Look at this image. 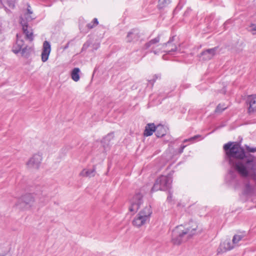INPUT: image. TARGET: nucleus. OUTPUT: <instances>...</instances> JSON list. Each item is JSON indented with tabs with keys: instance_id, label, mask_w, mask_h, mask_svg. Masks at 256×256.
<instances>
[{
	"instance_id": "obj_1",
	"label": "nucleus",
	"mask_w": 256,
	"mask_h": 256,
	"mask_svg": "<svg viewBox=\"0 0 256 256\" xmlns=\"http://www.w3.org/2000/svg\"><path fill=\"white\" fill-rule=\"evenodd\" d=\"M223 148L231 166L234 168L242 176H248V171L246 166L240 162H234L232 159L236 158L243 160L246 157L244 150L238 144L230 142L224 144Z\"/></svg>"
},
{
	"instance_id": "obj_2",
	"label": "nucleus",
	"mask_w": 256,
	"mask_h": 256,
	"mask_svg": "<svg viewBox=\"0 0 256 256\" xmlns=\"http://www.w3.org/2000/svg\"><path fill=\"white\" fill-rule=\"evenodd\" d=\"M198 226L194 222L188 224L177 226L172 232V241L174 244L179 245L196 234Z\"/></svg>"
},
{
	"instance_id": "obj_3",
	"label": "nucleus",
	"mask_w": 256,
	"mask_h": 256,
	"mask_svg": "<svg viewBox=\"0 0 256 256\" xmlns=\"http://www.w3.org/2000/svg\"><path fill=\"white\" fill-rule=\"evenodd\" d=\"M152 214L151 206H146L140 210L132 220V224L136 227H140L146 222H149Z\"/></svg>"
},
{
	"instance_id": "obj_4",
	"label": "nucleus",
	"mask_w": 256,
	"mask_h": 256,
	"mask_svg": "<svg viewBox=\"0 0 256 256\" xmlns=\"http://www.w3.org/2000/svg\"><path fill=\"white\" fill-rule=\"evenodd\" d=\"M172 182V178L170 174L168 176L162 175L156 180L151 189V192H153L158 190H168L171 188Z\"/></svg>"
},
{
	"instance_id": "obj_5",
	"label": "nucleus",
	"mask_w": 256,
	"mask_h": 256,
	"mask_svg": "<svg viewBox=\"0 0 256 256\" xmlns=\"http://www.w3.org/2000/svg\"><path fill=\"white\" fill-rule=\"evenodd\" d=\"M174 40V36L170 38V40L162 44H158V46H160L158 49L156 50H150V52H153L155 54H158L160 52V50L164 49L168 46H172V48L168 50H164L163 52H166L168 54H170L171 52H176L177 50V47L176 45L172 44V42Z\"/></svg>"
},
{
	"instance_id": "obj_6",
	"label": "nucleus",
	"mask_w": 256,
	"mask_h": 256,
	"mask_svg": "<svg viewBox=\"0 0 256 256\" xmlns=\"http://www.w3.org/2000/svg\"><path fill=\"white\" fill-rule=\"evenodd\" d=\"M143 196L140 192H138L132 198L131 200V206L129 208L130 212H136L143 202Z\"/></svg>"
},
{
	"instance_id": "obj_7",
	"label": "nucleus",
	"mask_w": 256,
	"mask_h": 256,
	"mask_svg": "<svg viewBox=\"0 0 256 256\" xmlns=\"http://www.w3.org/2000/svg\"><path fill=\"white\" fill-rule=\"evenodd\" d=\"M42 160V156L39 154H34L27 162L26 165L29 168H39Z\"/></svg>"
},
{
	"instance_id": "obj_8",
	"label": "nucleus",
	"mask_w": 256,
	"mask_h": 256,
	"mask_svg": "<svg viewBox=\"0 0 256 256\" xmlns=\"http://www.w3.org/2000/svg\"><path fill=\"white\" fill-rule=\"evenodd\" d=\"M16 37V42L14 44L12 48V52L15 54H18L22 50V49L25 45L24 44V40L22 38V34H17Z\"/></svg>"
},
{
	"instance_id": "obj_9",
	"label": "nucleus",
	"mask_w": 256,
	"mask_h": 256,
	"mask_svg": "<svg viewBox=\"0 0 256 256\" xmlns=\"http://www.w3.org/2000/svg\"><path fill=\"white\" fill-rule=\"evenodd\" d=\"M50 51L51 46L50 43L47 40H45L43 43L42 52L41 54L42 62H46L47 61Z\"/></svg>"
},
{
	"instance_id": "obj_10",
	"label": "nucleus",
	"mask_w": 256,
	"mask_h": 256,
	"mask_svg": "<svg viewBox=\"0 0 256 256\" xmlns=\"http://www.w3.org/2000/svg\"><path fill=\"white\" fill-rule=\"evenodd\" d=\"M234 248L233 242H230V240H226L220 243L219 248L218 249V253L226 252L228 250H232Z\"/></svg>"
},
{
	"instance_id": "obj_11",
	"label": "nucleus",
	"mask_w": 256,
	"mask_h": 256,
	"mask_svg": "<svg viewBox=\"0 0 256 256\" xmlns=\"http://www.w3.org/2000/svg\"><path fill=\"white\" fill-rule=\"evenodd\" d=\"M218 47H214L212 48L207 49L202 52L200 54L202 59L204 60H208L212 59L216 54Z\"/></svg>"
},
{
	"instance_id": "obj_12",
	"label": "nucleus",
	"mask_w": 256,
	"mask_h": 256,
	"mask_svg": "<svg viewBox=\"0 0 256 256\" xmlns=\"http://www.w3.org/2000/svg\"><path fill=\"white\" fill-rule=\"evenodd\" d=\"M20 23L22 26L24 34L26 35V38L30 42L32 41L34 36L32 29L28 26V25L24 20L22 21Z\"/></svg>"
},
{
	"instance_id": "obj_13",
	"label": "nucleus",
	"mask_w": 256,
	"mask_h": 256,
	"mask_svg": "<svg viewBox=\"0 0 256 256\" xmlns=\"http://www.w3.org/2000/svg\"><path fill=\"white\" fill-rule=\"evenodd\" d=\"M140 37L139 32L136 30H132L128 32L126 41L128 42H136L138 41Z\"/></svg>"
},
{
	"instance_id": "obj_14",
	"label": "nucleus",
	"mask_w": 256,
	"mask_h": 256,
	"mask_svg": "<svg viewBox=\"0 0 256 256\" xmlns=\"http://www.w3.org/2000/svg\"><path fill=\"white\" fill-rule=\"evenodd\" d=\"M246 103L249 104L248 111L249 113L256 112V96H248L246 99Z\"/></svg>"
},
{
	"instance_id": "obj_15",
	"label": "nucleus",
	"mask_w": 256,
	"mask_h": 256,
	"mask_svg": "<svg viewBox=\"0 0 256 256\" xmlns=\"http://www.w3.org/2000/svg\"><path fill=\"white\" fill-rule=\"evenodd\" d=\"M156 126L154 123H150L146 125L144 132V136H150L155 132Z\"/></svg>"
},
{
	"instance_id": "obj_16",
	"label": "nucleus",
	"mask_w": 256,
	"mask_h": 256,
	"mask_svg": "<svg viewBox=\"0 0 256 256\" xmlns=\"http://www.w3.org/2000/svg\"><path fill=\"white\" fill-rule=\"evenodd\" d=\"M156 135L158 138H161L166 134V128L163 125L158 124L156 126Z\"/></svg>"
},
{
	"instance_id": "obj_17",
	"label": "nucleus",
	"mask_w": 256,
	"mask_h": 256,
	"mask_svg": "<svg viewBox=\"0 0 256 256\" xmlns=\"http://www.w3.org/2000/svg\"><path fill=\"white\" fill-rule=\"evenodd\" d=\"M160 36H158L154 38H153L148 42H146L142 48V50H148L150 48H152V49H154V45L160 42Z\"/></svg>"
},
{
	"instance_id": "obj_18",
	"label": "nucleus",
	"mask_w": 256,
	"mask_h": 256,
	"mask_svg": "<svg viewBox=\"0 0 256 256\" xmlns=\"http://www.w3.org/2000/svg\"><path fill=\"white\" fill-rule=\"evenodd\" d=\"M22 200L26 205H30L34 202V197L31 194H26L22 196Z\"/></svg>"
},
{
	"instance_id": "obj_19",
	"label": "nucleus",
	"mask_w": 256,
	"mask_h": 256,
	"mask_svg": "<svg viewBox=\"0 0 256 256\" xmlns=\"http://www.w3.org/2000/svg\"><path fill=\"white\" fill-rule=\"evenodd\" d=\"M236 178V172L233 170H230L228 172V173L226 176L225 180L228 184H231L232 182L235 180Z\"/></svg>"
},
{
	"instance_id": "obj_20",
	"label": "nucleus",
	"mask_w": 256,
	"mask_h": 256,
	"mask_svg": "<svg viewBox=\"0 0 256 256\" xmlns=\"http://www.w3.org/2000/svg\"><path fill=\"white\" fill-rule=\"evenodd\" d=\"M245 165L248 170L254 171L256 169V164L253 158L248 159L246 162Z\"/></svg>"
},
{
	"instance_id": "obj_21",
	"label": "nucleus",
	"mask_w": 256,
	"mask_h": 256,
	"mask_svg": "<svg viewBox=\"0 0 256 256\" xmlns=\"http://www.w3.org/2000/svg\"><path fill=\"white\" fill-rule=\"evenodd\" d=\"M95 174V169H84L80 173V175L85 177H92L94 176Z\"/></svg>"
},
{
	"instance_id": "obj_22",
	"label": "nucleus",
	"mask_w": 256,
	"mask_h": 256,
	"mask_svg": "<svg viewBox=\"0 0 256 256\" xmlns=\"http://www.w3.org/2000/svg\"><path fill=\"white\" fill-rule=\"evenodd\" d=\"M170 3V0H159L158 8L160 10H164L168 8Z\"/></svg>"
},
{
	"instance_id": "obj_23",
	"label": "nucleus",
	"mask_w": 256,
	"mask_h": 256,
	"mask_svg": "<svg viewBox=\"0 0 256 256\" xmlns=\"http://www.w3.org/2000/svg\"><path fill=\"white\" fill-rule=\"evenodd\" d=\"M80 70L78 68H74L71 72V77L74 82H78L80 80Z\"/></svg>"
},
{
	"instance_id": "obj_24",
	"label": "nucleus",
	"mask_w": 256,
	"mask_h": 256,
	"mask_svg": "<svg viewBox=\"0 0 256 256\" xmlns=\"http://www.w3.org/2000/svg\"><path fill=\"white\" fill-rule=\"evenodd\" d=\"M30 48H28V46H25L20 52L21 56L25 58H28L30 56Z\"/></svg>"
},
{
	"instance_id": "obj_25",
	"label": "nucleus",
	"mask_w": 256,
	"mask_h": 256,
	"mask_svg": "<svg viewBox=\"0 0 256 256\" xmlns=\"http://www.w3.org/2000/svg\"><path fill=\"white\" fill-rule=\"evenodd\" d=\"M113 138L112 134H108L102 140V142L103 143L104 146L105 147L106 146H108L110 144V142L112 138Z\"/></svg>"
},
{
	"instance_id": "obj_26",
	"label": "nucleus",
	"mask_w": 256,
	"mask_h": 256,
	"mask_svg": "<svg viewBox=\"0 0 256 256\" xmlns=\"http://www.w3.org/2000/svg\"><path fill=\"white\" fill-rule=\"evenodd\" d=\"M244 238L242 235L236 234L233 236L232 242L234 246H238V242Z\"/></svg>"
},
{
	"instance_id": "obj_27",
	"label": "nucleus",
	"mask_w": 256,
	"mask_h": 256,
	"mask_svg": "<svg viewBox=\"0 0 256 256\" xmlns=\"http://www.w3.org/2000/svg\"><path fill=\"white\" fill-rule=\"evenodd\" d=\"M227 108V106H225L224 104H218L214 112L216 113H222L223 111H224Z\"/></svg>"
},
{
	"instance_id": "obj_28",
	"label": "nucleus",
	"mask_w": 256,
	"mask_h": 256,
	"mask_svg": "<svg viewBox=\"0 0 256 256\" xmlns=\"http://www.w3.org/2000/svg\"><path fill=\"white\" fill-rule=\"evenodd\" d=\"M32 10L27 11V12L25 14V17L27 21H31L35 18V17L32 16Z\"/></svg>"
},
{
	"instance_id": "obj_29",
	"label": "nucleus",
	"mask_w": 256,
	"mask_h": 256,
	"mask_svg": "<svg viewBox=\"0 0 256 256\" xmlns=\"http://www.w3.org/2000/svg\"><path fill=\"white\" fill-rule=\"evenodd\" d=\"M252 192V188L249 184H246L245 186L244 194H249Z\"/></svg>"
},
{
	"instance_id": "obj_30",
	"label": "nucleus",
	"mask_w": 256,
	"mask_h": 256,
	"mask_svg": "<svg viewBox=\"0 0 256 256\" xmlns=\"http://www.w3.org/2000/svg\"><path fill=\"white\" fill-rule=\"evenodd\" d=\"M16 0H7L6 3L8 6L12 8H14L15 7V4Z\"/></svg>"
},
{
	"instance_id": "obj_31",
	"label": "nucleus",
	"mask_w": 256,
	"mask_h": 256,
	"mask_svg": "<svg viewBox=\"0 0 256 256\" xmlns=\"http://www.w3.org/2000/svg\"><path fill=\"white\" fill-rule=\"evenodd\" d=\"M203 138H204L200 134L196 135L194 136H192V139L194 140V142L202 140Z\"/></svg>"
},
{
	"instance_id": "obj_32",
	"label": "nucleus",
	"mask_w": 256,
	"mask_h": 256,
	"mask_svg": "<svg viewBox=\"0 0 256 256\" xmlns=\"http://www.w3.org/2000/svg\"><path fill=\"white\" fill-rule=\"evenodd\" d=\"M158 78H160V76L159 75L155 74L153 76L152 79L148 80V82L152 86L154 82H156V80H157Z\"/></svg>"
},
{
	"instance_id": "obj_33",
	"label": "nucleus",
	"mask_w": 256,
	"mask_h": 256,
	"mask_svg": "<svg viewBox=\"0 0 256 256\" xmlns=\"http://www.w3.org/2000/svg\"><path fill=\"white\" fill-rule=\"evenodd\" d=\"M250 31L252 32L253 34H256V24H252L250 26Z\"/></svg>"
},
{
	"instance_id": "obj_34",
	"label": "nucleus",
	"mask_w": 256,
	"mask_h": 256,
	"mask_svg": "<svg viewBox=\"0 0 256 256\" xmlns=\"http://www.w3.org/2000/svg\"><path fill=\"white\" fill-rule=\"evenodd\" d=\"M90 42H86L83 44L82 48V51L86 50L90 46Z\"/></svg>"
},
{
	"instance_id": "obj_35",
	"label": "nucleus",
	"mask_w": 256,
	"mask_h": 256,
	"mask_svg": "<svg viewBox=\"0 0 256 256\" xmlns=\"http://www.w3.org/2000/svg\"><path fill=\"white\" fill-rule=\"evenodd\" d=\"M172 194L170 191L168 192V195L167 198V200L170 202L172 200Z\"/></svg>"
},
{
	"instance_id": "obj_36",
	"label": "nucleus",
	"mask_w": 256,
	"mask_h": 256,
	"mask_svg": "<svg viewBox=\"0 0 256 256\" xmlns=\"http://www.w3.org/2000/svg\"><path fill=\"white\" fill-rule=\"evenodd\" d=\"M186 142H190V143L192 144V143H194V140L193 139H192V137L189 138H188V139H185L183 141V142L184 143H186Z\"/></svg>"
},
{
	"instance_id": "obj_37",
	"label": "nucleus",
	"mask_w": 256,
	"mask_h": 256,
	"mask_svg": "<svg viewBox=\"0 0 256 256\" xmlns=\"http://www.w3.org/2000/svg\"><path fill=\"white\" fill-rule=\"evenodd\" d=\"M247 150L251 152H256V148H250L249 146H248L246 148Z\"/></svg>"
},
{
	"instance_id": "obj_38",
	"label": "nucleus",
	"mask_w": 256,
	"mask_h": 256,
	"mask_svg": "<svg viewBox=\"0 0 256 256\" xmlns=\"http://www.w3.org/2000/svg\"><path fill=\"white\" fill-rule=\"evenodd\" d=\"M86 27L88 28V29H92L94 27H95V26L93 24V23L92 22H91L88 23L86 24Z\"/></svg>"
},
{
	"instance_id": "obj_39",
	"label": "nucleus",
	"mask_w": 256,
	"mask_h": 256,
	"mask_svg": "<svg viewBox=\"0 0 256 256\" xmlns=\"http://www.w3.org/2000/svg\"><path fill=\"white\" fill-rule=\"evenodd\" d=\"M186 146V145H182L180 146V148H179L178 150V154H181L183 151H184V148Z\"/></svg>"
},
{
	"instance_id": "obj_40",
	"label": "nucleus",
	"mask_w": 256,
	"mask_h": 256,
	"mask_svg": "<svg viewBox=\"0 0 256 256\" xmlns=\"http://www.w3.org/2000/svg\"><path fill=\"white\" fill-rule=\"evenodd\" d=\"M92 22L95 26H97L98 24V18H94L92 21Z\"/></svg>"
},
{
	"instance_id": "obj_41",
	"label": "nucleus",
	"mask_w": 256,
	"mask_h": 256,
	"mask_svg": "<svg viewBox=\"0 0 256 256\" xmlns=\"http://www.w3.org/2000/svg\"><path fill=\"white\" fill-rule=\"evenodd\" d=\"M224 125H222V126H217V127L215 128V130H214L212 131V132H214L216 130H218V129H219V128H222V127H224Z\"/></svg>"
},
{
	"instance_id": "obj_42",
	"label": "nucleus",
	"mask_w": 256,
	"mask_h": 256,
	"mask_svg": "<svg viewBox=\"0 0 256 256\" xmlns=\"http://www.w3.org/2000/svg\"><path fill=\"white\" fill-rule=\"evenodd\" d=\"M32 10L31 6H30V5L29 4H28L27 11H30V10Z\"/></svg>"
},
{
	"instance_id": "obj_43",
	"label": "nucleus",
	"mask_w": 256,
	"mask_h": 256,
	"mask_svg": "<svg viewBox=\"0 0 256 256\" xmlns=\"http://www.w3.org/2000/svg\"><path fill=\"white\" fill-rule=\"evenodd\" d=\"M0 2L1 3V4L2 5L3 7L4 8L5 10H8V8L6 6H4V4H2V0H0Z\"/></svg>"
},
{
	"instance_id": "obj_44",
	"label": "nucleus",
	"mask_w": 256,
	"mask_h": 256,
	"mask_svg": "<svg viewBox=\"0 0 256 256\" xmlns=\"http://www.w3.org/2000/svg\"><path fill=\"white\" fill-rule=\"evenodd\" d=\"M68 46H69V42H68L64 47V50H66V49L67 48H68Z\"/></svg>"
},
{
	"instance_id": "obj_45",
	"label": "nucleus",
	"mask_w": 256,
	"mask_h": 256,
	"mask_svg": "<svg viewBox=\"0 0 256 256\" xmlns=\"http://www.w3.org/2000/svg\"><path fill=\"white\" fill-rule=\"evenodd\" d=\"M146 54L147 52H145L144 54H142V58L144 57Z\"/></svg>"
},
{
	"instance_id": "obj_46",
	"label": "nucleus",
	"mask_w": 256,
	"mask_h": 256,
	"mask_svg": "<svg viewBox=\"0 0 256 256\" xmlns=\"http://www.w3.org/2000/svg\"><path fill=\"white\" fill-rule=\"evenodd\" d=\"M49 200V198L48 197L46 198V202Z\"/></svg>"
},
{
	"instance_id": "obj_47",
	"label": "nucleus",
	"mask_w": 256,
	"mask_h": 256,
	"mask_svg": "<svg viewBox=\"0 0 256 256\" xmlns=\"http://www.w3.org/2000/svg\"><path fill=\"white\" fill-rule=\"evenodd\" d=\"M228 22H226L225 23H224V25L226 24Z\"/></svg>"
},
{
	"instance_id": "obj_48",
	"label": "nucleus",
	"mask_w": 256,
	"mask_h": 256,
	"mask_svg": "<svg viewBox=\"0 0 256 256\" xmlns=\"http://www.w3.org/2000/svg\"><path fill=\"white\" fill-rule=\"evenodd\" d=\"M178 8V6L176 8V10H176Z\"/></svg>"
},
{
	"instance_id": "obj_49",
	"label": "nucleus",
	"mask_w": 256,
	"mask_h": 256,
	"mask_svg": "<svg viewBox=\"0 0 256 256\" xmlns=\"http://www.w3.org/2000/svg\"><path fill=\"white\" fill-rule=\"evenodd\" d=\"M0 256H4V255H0Z\"/></svg>"
}]
</instances>
